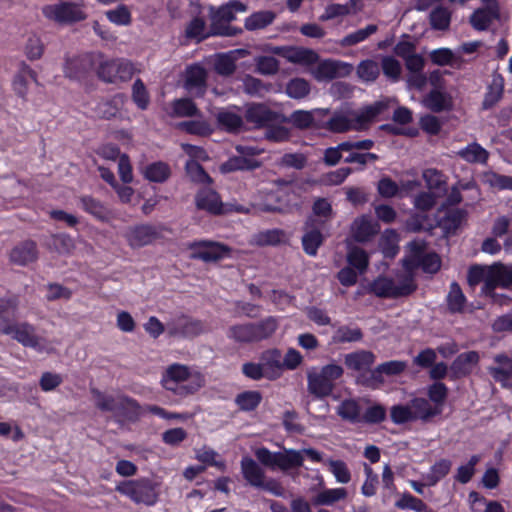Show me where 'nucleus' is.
<instances>
[{"instance_id":"obj_54","label":"nucleus","mask_w":512,"mask_h":512,"mask_svg":"<svg viewBox=\"0 0 512 512\" xmlns=\"http://www.w3.org/2000/svg\"><path fill=\"white\" fill-rule=\"evenodd\" d=\"M251 323L232 325L228 328L227 336L239 344L254 343Z\"/></svg>"},{"instance_id":"obj_7","label":"nucleus","mask_w":512,"mask_h":512,"mask_svg":"<svg viewBox=\"0 0 512 512\" xmlns=\"http://www.w3.org/2000/svg\"><path fill=\"white\" fill-rule=\"evenodd\" d=\"M416 285L411 278H405L399 284L387 277H378L369 285V291L379 298H400L412 294Z\"/></svg>"},{"instance_id":"obj_63","label":"nucleus","mask_w":512,"mask_h":512,"mask_svg":"<svg viewBox=\"0 0 512 512\" xmlns=\"http://www.w3.org/2000/svg\"><path fill=\"white\" fill-rule=\"evenodd\" d=\"M327 464L338 483L347 484L350 482L351 473L344 461L329 459Z\"/></svg>"},{"instance_id":"obj_36","label":"nucleus","mask_w":512,"mask_h":512,"mask_svg":"<svg viewBox=\"0 0 512 512\" xmlns=\"http://www.w3.org/2000/svg\"><path fill=\"white\" fill-rule=\"evenodd\" d=\"M334 216L331 203L326 198H318L312 206V214L306 220H313L316 226L325 228Z\"/></svg>"},{"instance_id":"obj_55","label":"nucleus","mask_w":512,"mask_h":512,"mask_svg":"<svg viewBox=\"0 0 512 512\" xmlns=\"http://www.w3.org/2000/svg\"><path fill=\"white\" fill-rule=\"evenodd\" d=\"M360 406L354 399H346L337 408V414L346 421L356 423L360 421Z\"/></svg>"},{"instance_id":"obj_40","label":"nucleus","mask_w":512,"mask_h":512,"mask_svg":"<svg viewBox=\"0 0 512 512\" xmlns=\"http://www.w3.org/2000/svg\"><path fill=\"white\" fill-rule=\"evenodd\" d=\"M423 104L432 112L440 113L451 108L452 100L446 93L434 89L423 99Z\"/></svg>"},{"instance_id":"obj_32","label":"nucleus","mask_w":512,"mask_h":512,"mask_svg":"<svg viewBox=\"0 0 512 512\" xmlns=\"http://www.w3.org/2000/svg\"><path fill=\"white\" fill-rule=\"evenodd\" d=\"M215 117L220 129L228 133H239L244 127L243 117L231 109H221Z\"/></svg>"},{"instance_id":"obj_52","label":"nucleus","mask_w":512,"mask_h":512,"mask_svg":"<svg viewBox=\"0 0 512 512\" xmlns=\"http://www.w3.org/2000/svg\"><path fill=\"white\" fill-rule=\"evenodd\" d=\"M311 85L304 78H293L286 84L285 92L292 99H303L310 93Z\"/></svg>"},{"instance_id":"obj_16","label":"nucleus","mask_w":512,"mask_h":512,"mask_svg":"<svg viewBox=\"0 0 512 512\" xmlns=\"http://www.w3.org/2000/svg\"><path fill=\"white\" fill-rule=\"evenodd\" d=\"M192 249H195L192 257L200 259L204 262H216L225 257H228L231 252V248L227 245L219 242L212 241H200L191 245Z\"/></svg>"},{"instance_id":"obj_33","label":"nucleus","mask_w":512,"mask_h":512,"mask_svg":"<svg viewBox=\"0 0 512 512\" xmlns=\"http://www.w3.org/2000/svg\"><path fill=\"white\" fill-rule=\"evenodd\" d=\"M409 405L411 407L412 415L415 420L423 422L429 421L432 417L441 414L442 408L433 406L429 400L421 397L413 398Z\"/></svg>"},{"instance_id":"obj_10","label":"nucleus","mask_w":512,"mask_h":512,"mask_svg":"<svg viewBox=\"0 0 512 512\" xmlns=\"http://www.w3.org/2000/svg\"><path fill=\"white\" fill-rule=\"evenodd\" d=\"M97 76L106 83L124 82L133 76L134 69L130 62L124 59H111L100 62Z\"/></svg>"},{"instance_id":"obj_30","label":"nucleus","mask_w":512,"mask_h":512,"mask_svg":"<svg viewBox=\"0 0 512 512\" xmlns=\"http://www.w3.org/2000/svg\"><path fill=\"white\" fill-rule=\"evenodd\" d=\"M28 78H31L38 84L36 72L24 61H21L18 65V71L14 76L13 89L16 95L24 100L28 92Z\"/></svg>"},{"instance_id":"obj_34","label":"nucleus","mask_w":512,"mask_h":512,"mask_svg":"<svg viewBox=\"0 0 512 512\" xmlns=\"http://www.w3.org/2000/svg\"><path fill=\"white\" fill-rule=\"evenodd\" d=\"M140 414V406L136 400L120 396L116 399L113 415L122 420L135 421Z\"/></svg>"},{"instance_id":"obj_23","label":"nucleus","mask_w":512,"mask_h":512,"mask_svg":"<svg viewBox=\"0 0 512 512\" xmlns=\"http://www.w3.org/2000/svg\"><path fill=\"white\" fill-rule=\"evenodd\" d=\"M379 225L369 216L356 218L351 225V233L355 241L368 242L379 232Z\"/></svg>"},{"instance_id":"obj_49","label":"nucleus","mask_w":512,"mask_h":512,"mask_svg":"<svg viewBox=\"0 0 512 512\" xmlns=\"http://www.w3.org/2000/svg\"><path fill=\"white\" fill-rule=\"evenodd\" d=\"M458 155L470 163H486L489 153L478 143L474 142L458 151Z\"/></svg>"},{"instance_id":"obj_18","label":"nucleus","mask_w":512,"mask_h":512,"mask_svg":"<svg viewBox=\"0 0 512 512\" xmlns=\"http://www.w3.org/2000/svg\"><path fill=\"white\" fill-rule=\"evenodd\" d=\"M376 356L373 352L368 350H358L348 353L344 356V364L347 369L358 372V375L370 373L374 364Z\"/></svg>"},{"instance_id":"obj_50","label":"nucleus","mask_w":512,"mask_h":512,"mask_svg":"<svg viewBox=\"0 0 512 512\" xmlns=\"http://www.w3.org/2000/svg\"><path fill=\"white\" fill-rule=\"evenodd\" d=\"M144 175L151 182L163 183L170 177L171 170L168 164L159 161L148 165Z\"/></svg>"},{"instance_id":"obj_24","label":"nucleus","mask_w":512,"mask_h":512,"mask_svg":"<svg viewBox=\"0 0 512 512\" xmlns=\"http://www.w3.org/2000/svg\"><path fill=\"white\" fill-rule=\"evenodd\" d=\"M18 305L19 299L17 296L0 299V334H11Z\"/></svg>"},{"instance_id":"obj_39","label":"nucleus","mask_w":512,"mask_h":512,"mask_svg":"<svg viewBox=\"0 0 512 512\" xmlns=\"http://www.w3.org/2000/svg\"><path fill=\"white\" fill-rule=\"evenodd\" d=\"M81 207L84 211L102 222H107L110 218V210L100 200L92 196L80 197Z\"/></svg>"},{"instance_id":"obj_56","label":"nucleus","mask_w":512,"mask_h":512,"mask_svg":"<svg viewBox=\"0 0 512 512\" xmlns=\"http://www.w3.org/2000/svg\"><path fill=\"white\" fill-rule=\"evenodd\" d=\"M452 462L448 459H441L437 461L432 467L430 472L425 475L426 484L428 486H434L444 478L450 471Z\"/></svg>"},{"instance_id":"obj_28","label":"nucleus","mask_w":512,"mask_h":512,"mask_svg":"<svg viewBox=\"0 0 512 512\" xmlns=\"http://www.w3.org/2000/svg\"><path fill=\"white\" fill-rule=\"evenodd\" d=\"M247 53L248 52L244 49H237L227 53L217 54L213 63L215 72L220 76H231L236 70L237 54L244 56Z\"/></svg>"},{"instance_id":"obj_61","label":"nucleus","mask_w":512,"mask_h":512,"mask_svg":"<svg viewBox=\"0 0 512 512\" xmlns=\"http://www.w3.org/2000/svg\"><path fill=\"white\" fill-rule=\"evenodd\" d=\"M24 53L30 61L40 59L44 53V44L40 37L30 35L25 43Z\"/></svg>"},{"instance_id":"obj_31","label":"nucleus","mask_w":512,"mask_h":512,"mask_svg":"<svg viewBox=\"0 0 512 512\" xmlns=\"http://www.w3.org/2000/svg\"><path fill=\"white\" fill-rule=\"evenodd\" d=\"M494 362L497 365L488 367V372L496 382L506 387L512 377V359L505 354H498L494 357Z\"/></svg>"},{"instance_id":"obj_29","label":"nucleus","mask_w":512,"mask_h":512,"mask_svg":"<svg viewBox=\"0 0 512 512\" xmlns=\"http://www.w3.org/2000/svg\"><path fill=\"white\" fill-rule=\"evenodd\" d=\"M10 335L23 346L35 348L40 345L41 339L36 334L35 327L27 322H15Z\"/></svg>"},{"instance_id":"obj_2","label":"nucleus","mask_w":512,"mask_h":512,"mask_svg":"<svg viewBox=\"0 0 512 512\" xmlns=\"http://www.w3.org/2000/svg\"><path fill=\"white\" fill-rule=\"evenodd\" d=\"M344 374L341 365L330 363L319 369L307 372V390L316 398H325L332 394L336 387V381Z\"/></svg>"},{"instance_id":"obj_1","label":"nucleus","mask_w":512,"mask_h":512,"mask_svg":"<svg viewBox=\"0 0 512 512\" xmlns=\"http://www.w3.org/2000/svg\"><path fill=\"white\" fill-rule=\"evenodd\" d=\"M388 106V100H380L363 107L360 111L336 112L327 122V129L334 133L366 130Z\"/></svg>"},{"instance_id":"obj_3","label":"nucleus","mask_w":512,"mask_h":512,"mask_svg":"<svg viewBox=\"0 0 512 512\" xmlns=\"http://www.w3.org/2000/svg\"><path fill=\"white\" fill-rule=\"evenodd\" d=\"M246 10V4L238 0H232L217 9L210 7L211 24L209 34L231 37L242 33L241 28L232 27L229 23L235 19L236 12H245Z\"/></svg>"},{"instance_id":"obj_35","label":"nucleus","mask_w":512,"mask_h":512,"mask_svg":"<svg viewBox=\"0 0 512 512\" xmlns=\"http://www.w3.org/2000/svg\"><path fill=\"white\" fill-rule=\"evenodd\" d=\"M241 472L244 479L253 487L259 488L265 480V472L261 466L250 457L241 460Z\"/></svg>"},{"instance_id":"obj_58","label":"nucleus","mask_w":512,"mask_h":512,"mask_svg":"<svg viewBox=\"0 0 512 512\" xmlns=\"http://www.w3.org/2000/svg\"><path fill=\"white\" fill-rule=\"evenodd\" d=\"M173 113L177 117H193L200 115L196 104L188 98L177 99L173 102Z\"/></svg>"},{"instance_id":"obj_5","label":"nucleus","mask_w":512,"mask_h":512,"mask_svg":"<svg viewBox=\"0 0 512 512\" xmlns=\"http://www.w3.org/2000/svg\"><path fill=\"white\" fill-rule=\"evenodd\" d=\"M157 484L147 478L126 480L116 487V491L127 496L136 504L154 505L158 500Z\"/></svg>"},{"instance_id":"obj_12","label":"nucleus","mask_w":512,"mask_h":512,"mask_svg":"<svg viewBox=\"0 0 512 512\" xmlns=\"http://www.w3.org/2000/svg\"><path fill=\"white\" fill-rule=\"evenodd\" d=\"M244 118L255 129H262L281 124L282 114L276 112L264 103H249L246 105Z\"/></svg>"},{"instance_id":"obj_45","label":"nucleus","mask_w":512,"mask_h":512,"mask_svg":"<svg viewBox=\"0 0 512 512\" xmlns=\"http://www.w3.org/2000/svg\"><path fill=\"white\" fill-rule=\"evenodd\" d=\"M243 92L250 96L262 97L265 93L269 92L272 84L264 83L261 79L251 75H245L242 78Z\"/></svg>"},{"instance_id":"obj_46","label":"nucleus","mask_w":512,"mask_h":512,"mask_svg":"<svg viewBox=\"0 0 512 512\" xmlns=\"http://www.w3.org/2000/svg\"><path fill=\"white\" fill-rule=\"evenodd\" d=\"M347 490L345 488L324 489L318 493L312 500L314 505L331 506L336 502L347 498Z\"/></svg>"},{"instance_id":"obj_11","label":"nucleus","mask_w":512,"mask_h":512,"mask_svg":"<svg viewBox=\"0 0 512 512\" xmlns=\"http://www.w3.org/2000/svg\"><path fill=\"white\" fill-rule=\"evenodd\" d=\"M127 96L123 93H117L109 98L100 99L94 106L93 112L101 120H124L127 111Z\"/></svg>"},{"instance_id":"obj_4","label":"nucleus","mask_w":512,"mask_h":512,"mask_svg":"<svg viewBox=\"0 0 512 512\" xmlns=\"http://www.w3.org/2000/svg\"><path fill=\"white\" fill-rule=\"evenodd\" d=\"M256 459L265 467L283 471L303 465L302 452L294 449H285L282 452H271L265 447L257 448L254 452Z\"/></svg>"},{"instance_id":"obj_14","label":"nucleus","mask_w":512,"mask_h":512,"mask_svg":"<svg viewBox=\"0 0 512 512\" xmlns=\"http://www.w3.org/2000/svg\"><path fill=\"white\" fill-rule=\"evenodd\" d=\"M236 151L239 153L237 156L230 157L227 161L219 166V170L223 174L235 171H252L261 166V162L255 158L250 157L254 155V148L244 147L238 145Z\"/></svg>"},{"instance_id":"obj_38","label":"nucleus","mask_w":512,"mask_h":512,"mask_svg":"<svg viewBox=\"0 0 512 512\" xmlns=\"http://www.w3.org/2000/svg\"><path fill=\"white\" fill-rule=\"evenodd\" d=\"M162 383H163V386L165 387V389H167L169 391H173L180 396H186V395L195 393L201 387H203L205 380L202 375L197 373L193 377V382L191 384L179 385L178 384L179 382H175L172 379H170L169 377L164 375L163 379H162Z\"/></svg>"},{"instance_id":"obj_17","label":"nucleus","mask_w":512,"mask_h":512,"mask_svg":"<svg viewBox=\"0 0 512 512\" xmlns=\"http://www.w3.org/2000/svg\"><path fill=\"white\" fill-rule=\"evenodd\" d=\"M160 231L156 226L141 224L130 227L125 235L132 248H141L160 238Z\"/></svg>"},{"instance_id":"obj_8","label":"nucleus","mask_w":512,"mask_h":512,"mask_svg":"<svg viewBox=\"0 0 512 512\" xmlns=\"http://www.w3.org/2000/svg\"><path fill=\"white\" fill-rule=\"evenodd\" d=\"M42 12L46 18L60 24L79 22L87 17L83 10V4L74 2L47 5L43 7Z\"/></svg>"},{"instance_id":"obj_60","label":"nucleus","mask_w":512,"mask_h":512,"mask_svg":"<svg viewBox=\"0 0 512 512\" xmlns=\"http://www.w3.org/2000/svg\"><path fill=\"white\" fill-rule=\"evenodd\" d=\"M132 100L141 110H145L149 105V94L141 79H136L132 85Z\"/></svg>"},{"instance_id":"obj_15","label":"nucleus","mask_w":512,"mask_h":512,"mask_svg":"<svg viewBox=\"0 0 512 512\" xmlns=\"http://www.w3.org/2000/svg\"><path fill=\"white\" fill-rule=\"evenodd\" d=\"M352 70L353 66L349 63L324 60L311 69V74L319 82H328L335 78L346 77Z\"/></svg>"},{"instance_id":"obj_22","label":"nucleus","mask_w":512,"mask_h":512,"mask_svg":"<svg viewBox=\"0 0 512 512\" xmlns=\"http://www.w3.org/2000/svg\"><path fill=\"white\" fill-rule=\"evenodd\" d=\"M259 363L266 374V379L276 380L283 371L282 355L278 349H268L259 356Z\"/></svg>"},{"instance_id":"obj_62","label":"nucleus","mask_w":512,"mask_h":512,"mask_svg":"<svg viewBox=\"0 0 512 512\" xmlns=\"http://www.w3.org/2000/svg\"><path fill=\"white\" fill-rule=\"evenodd\" d=\"M381 69L383 74L391 81L396 82L400 79L402 67L398 60L392 56L382 58Z\"/></svg>"},{"instance_id":"obj_27","label":"nucleus","mask_w":512,"mask_h":512,"mask_svg":"<svg viewBox=\"0 0 512 512\" xmlns=\"http://www.w3.org/2000/svg\"><path fill=\"white\" fill-rule=\"evenodd\" d=\"M38 258L37 245L32 240H26L16 245L10 252V260L14 264L25 266Z\"/></svg>"},{"instance_id":"obj_6","label":"nucleus","mask_w":512,"mask_h":512,"mask_svg":"<svg viewBox=\"0 0 512 512\" xmlns=\"http://www.w3.org/2000/svg\"><path fill=\"white\" fill-rule=\"evenodd\" d=\"M407 368V362L401 360H391L376 366L370 373L356 376V384L370 388H380L385 380L384 376H398Z\"/></svg>"},{"instance_id":"obj_47","label":"nucleus","mask_w":512,"mask_h":512,"mask_svg":"<svg viewBox=\"0 0 512 512\" xmlns=\"http://www.w3.org/2000/svg\"><path fill=\"white\" fill-rule=\"evenodd\" d=\"M49 249L58 254H70L75 249L74 240L65 233L51 235L47 243Z\"/></svg>"},{"instance_id":"obj_51","label":"nucleus","mask_w":512,"mask_h":512,"mask_svg":"<svg viewBox=\"0 0 512 512\" xmlns=\"http://www.w3.org/2000/svg\"><path fill=\"white\" fill-rule=\"evenodd\" d=\"M356 73L363 82H374L380 75V66L376 61L366 59L358 64Z\"/></svg>"},{"instance_id":"obj_59","label":"nucleus","mask_w":512,"mask_h":512,"mask_svg":"<svg viewBox=\"0 0 512 512\" xmlns=\"http://www.w3.org/2000/svg\"><path fill=\"white\" fill-rule=\"evenodd\" d=\"M347 261L350 266L363 273L369 263L368 255L362 248L352 247L347 253Z\"/></svg>"},{"instance_id":"obj_19","label":"nucleus","mask_w":512,"mask_h":512,"mask_svg":"<svg viewBox=\"0 0 512 512\" xmlns=\"http://www.w3.org/2000/svg\"><path fill=\"white\" fill-rule=\"evenodd\" d=\"M185 89L196 97H202L207 89V72L200 65H192L186 70Z\"/></svg>"},{"instance_id":"obj_57","label":"nucleus","mask_w":512,"mask_h":512,"mask_svg":"<svg viewBox=\"0 0 512 512\" xmlns=\"http://www.w3.org/2000/svg\"><path fill=\"white\" fill-rule=\"evenodd\" d=\"M378 30L377 25L369 24L365 28L359 29L351 34L346 35L341 41L340 45L343 47L354 46L368 37L376 33Z\"/></svg>"},{"instance_id":"obj_37","label":"nucleus","mask_w":512,"mask_h":512,"mask_svg":"<svg viewBox=\"0 0 512 512\" xmlns=\"http://www.w3.org/2000/svg\"><path fill=\"white\" fill-rule=\"evenodd\" d=\"M500 18V9H476L469 17V23L477 31H485Z\"/></svg>"},{"instance_id":"obj_43","label":"nucleus","mask_w":512,"mask_h":512,"mask_svg":"<svg viewBox=\"0 0 512 512\" xmlns=\"http://www.w3.org/2000/svg\"><path fill=\"white\" fill-rule=\"evenodd\" d=\"M276 18V14L270 10L258 11L251 14L245 19V29L248 31H255L264 29L271 25Z\"/></svg>"},{"instance_id":"obj_9","label":"nucleus","mask_w":512,"mask_h":512,"mask_svg":"<svg viewBox=\"0 0 512 512\" xmlns=\"http://www.w3.org/2000/svg\"><path fill=\"white\" fill-rule=\"evenodd\" d=\"M195 202L198 209L205 210L214 215L227 214L233 211L249 213V209L242 205L223 203L218 193L211 189H203L198 192Z\"/></svg>"},{"instance_id":"obj_42","label":"nucleus","mask_w":512,"mask_h":512,"mask_svg":"<svg viewBox=\"0 0 512 512\" xmlns=\"http://www.w3.org/2000/svg\"><path fill=\"white\" fill-rule=\"evenodd\" d=\"M282 123H290L299 130H306L314 126V111L296 110L289 117L282 114Z\"/></svg>"},{"instance_id":"obj_25","label":"nucleus","mask_w":512,"mask_h":512,"mask_svg":"<svg viewBox=\"0 0 512 512\" xmlns=\"http://www.w3.org/2000/svg\"><path fill=\"white\" fill-rule=\"evenodd\" d=\"M92 65V56L88 54L68 58L64 66V74L70 79H81L92 69Z\"/></svg>"},{"instance_id":"obj_64","label":"nucleus","mask_w":512,"mask_h":512,"mask_svg":"<svg viewBox=\"0 0 512 512\" xmlns=\"http://www.w3.org/2000/svg\"><path fill=\"white\" fill-rule=\"evenodd\" d=\"M255 64L256 71L262 75H274L279 70V61L273 56H259Z\"/></svg>"},{"instance_id":"obj_44","label":"nucleus","mask_w":512,"mask_h":512,"mask_svg":"<svg viewBox=\"0 0 512 512\" xmlns=\"http://www.w3.org/2000/svg\"><path fill=\"white\" fill-rule=\"evenodd\" d=\"M235 404L244 412L254 411L262 401V394L257 390H246L236 395Z\"/></svg>"},{"instance_id":"obj_20","label":"nucleus","mask_w":512,"mask_h":512,"mask_svg":"<svg viewBox=\"0 0 512 512\" xmlns=\"http://www.w3.org/2000/svg\"><path fill=\"white\" fill-rule=\"evenodd\" d=\"M512 284V270L503 264H494L488 267L486 284L482 287V292H491L497 286L507 288Z\"/></svg>"},{"instance_id":"obj_26","label":"nucleus","mask_w":512,"mask_h":512,"mask_svg":"<svg viewBox=\"0 0 512 512\" xmlns=\"http://www.w3.org/2000/svg\"><path fill=\"white\" fill-rule=\"evenodd\" d=\"M480 356L477 351H468L459 354L452 362L450 369L456 378L468 376L479 363Z\"/></svg>"},{"instance_id":"obj_41","label":"nucleus","mask_w":512,"mask_h":512,"mask_svg":"<svg viewBox=\"0 0 512 512\" xmlns=\"http://www.w3.org/2000/svg\"><path fill=\"white\" fill-rule=\"evenodd\" d=\"M254 342H260L270 338L278 328L275 317L269 316L259 322L251 323Z\"/></svg>"},{"instance_id":"obj_21","label":"nucleus","mask_w":512,"mask_h":512,"mask_svg":"<svg viewBox=\"0 0 512 512\" xmlns=\"http://www.w3.org/2000/svg\"><path fill=\"white\" fill-rule=\"evenodd\" d=\"M304 234L302 236V246L304 251L310 255L315 256L318 248L324 242L322 230L325 228L316 226L313 220H306L304 223Z\"/></svg>"},{"instance_id":"obj_48","label":"nucleus","mask_w":512,"mask_h":512,"mask_svg":"<svg viewBox=\"0 0 512 512\" xmlns=\"http://www.w3.org/2000/svg\"><path fill=\"white\" fill-rule=\"evenodd\" d=\"M447 307L451 313H461L466 304V297L458 283L453 282L446 297Z\"/></svg>"},{"instance_id":"obj_53","label":"nucleus","mask_w":512,"mask_h":512,"mask_svg":"<svg viewBox=\"0 0 512 512\" xmlns=\"http://www.w3.org/2000/svg\"><path fill=\"white\" fill-rule=\"evenodd\" d=\"M430 25L435 30H447L450 26L451 12L443 6L435 7L429 15Z\"/></svg>"},{"instance_id":"obj_13","label":"nucleus","mask_w":512,"mask_h":512,"mask_svg":"<svg viewBox=\"0 0 512 512\" xmlns=\"http://www.w3.org/2000/svg\"><path fill=\"white\" fill-rule=\"evenodd\" d=\"M167 332L172 337L194 338L208 331L205 323L181 314L166 324Z\"/></svg>"}]
</instances>
